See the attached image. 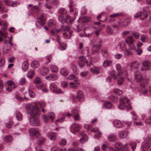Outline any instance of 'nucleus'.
Instances as JSON below:
<instances>
[{
    "label": "nucleus",
    "instance_id": "obj_1",
    "mask_svg": "<svg viewBox=\"0 0 151 151\" xmlns=\"http://www.w3.org/2000/svg\"><path fill=\"white\" fill-rule=\"evenodd\" d=\"M27 112L30 114L31 117L29 120L30 124L33 126L39 125L40 122L38 118L36 116L39 114L40 110L36 105H33L31 104H28L25 106Z\"/></svg>",
    "mask_w": 151,
    "mask_h": 151
},
{
    "label": "nucleus",
    "instance_id": "obj_2",
    "mask_svg": "<svg viewBox=\"0 0 151 151\" xmlns=\"http://www.w3.org/2000/svg\"><path fill=\"white\" fill-rule=\"evenodd\" d=\"M62 31L64 32L63 35L65 36L66 39L69 38L71 36L72 31L68 26H64V25H62L60 29H54L52 30L51 32L52 34L54 35L56 33H58Z\"/></svg>",
    "mask_w": 151,
    "mask_h": 151
},
{
    "label": "nucleus",
    "instance_id": "obj_3",
    "mask_svg": "<svg viewBox=\"0 0 151 151\" xmlns=\"http://www.w3.org/2000/svg\"><path fill=\"white\" fill-rule=\"evenodd\" d=\"M120 104L118 106L119 109L122 110L126 108L129 110L132 108L129 100L126 97H121L119 99Z\"/></svg>",
    "mask_w": 151,
    "mask_h": 151
},
{
    "label": "nucleus",
    "instance_id": "obj_4",
    "mask_svg": "<svg viewBox=\"0 0 151 151\" xmlns=\"http://www.w3.org/2000/svg\"><path fill=\"white\" fill-rule=\"evenodd\" d=\"M141 148L144 151H147L150 149L149 151H151V137L148 136L145 138L144 143L142 144Z\"/></svg>",
    "mask_w": 151,
    "mask_h": 151
},
{
    "label": "nucleus",
    "instance_id": "obj_5",
    "mask_svg": "<svg viewBox=\"0 0 151 151\" xmlns=\"http://www.w3.org/2000/svg\"><path fill=\"white\" fill-rule=\"evenodd\" d=\"M45 22V18L44 14H42L40 17L37 20L36 22V26L39 28H41L44 24Z\"/></svg>",
    "mask_w": 151,
    "mask_h": 151
},
{
    "label": "nucleus",
    "instance_id": "obj_6",
    "mask_svg": "<svg viewBox=\"0 0 151 151\" xmlns=\"http://www.w3.org/2000/svg\"><path fill=\"white\" fill-rule=\"evenodd\" d=\"M71 111L73 114V117L76 121H78L81 119L79 111L77 109L74 108L71 110Z\"/></svg>",
    "mask_w": 151,
    "mask_h": 151
},
{
    "label": "nucleus",
    "instance_id": "obj_7",
    "mask_svg": "<svg viewBox=\"0 0 151 151\" xmlns=\"http://www.w3.org/2000/svg\"><path fill=\"white\" fill-rule=\"evenodd\" d=\"M81 128V127L78 124L75 123L72 124L71 126V131L74 134L76 132L79 131Z\"/></svg>",
    "mask_w": 151,
    "mask_h": 151
},
{
    "label": "nucleus",
    "instance_id": "obj_8",
    "mask_svg": "<svg viewBox=\"0 0 151 151\" xmlns=\"http://www.w3.org/2000/svg\"><path fill=\"white\" fill-rule=\"evenodd\" d=\"M86 63H87L88 66L89 65L88 64V61H87L86 58L83 56L79 58L78 61V64L80 67L81 68L83 67Z\"/></svg>",
    "mask_w": 151,
    "mask_h": 151
},
{
    "label": "nucleus",
    "instance_id": "obj_9",
    "mask_svg": "<svg viewBox=\"0 0 151 151\" xmlns=\"http://www.w3.org/2000/svg\"><path fill=\"white\" fill-rule=\"evenodd\" d=\"M146 11L144 10V12L143 13H142L141 12H138L135 14L134 16L135 18H137L140 17L141 19L143 20L147 17V14Z\"/></svg>",
    "mask_w": 151,
    "mask_h": 151
},
{
    "label": "nucleus",
    "instance_id": "obj_10",
    "mask_svg": "<svg viewBox=\"0 0 151 151\" xmlns=\"http://www.w3.org/2000/svg\"><path fill=\"white\" fill-rule=\"evenodd\" d=\"M29 132L30 135L33 137H37L40 134L39 131L34 128L29 129Z\"/></svg>",
    "mask_w": 151,
    "mask_h": 151
},
{
    "label": "nucleus",
    "instance_id": "obj_11",
    "mask_svg": "<svg viewBox=\"0 0 151 151\" xmlns=\"http://www.w3.org/2000/svg\"><path fill=\"white\" fill-rule=\"evenodd\" d=\"M113 124L114 126L117 128H122L124 125V124L122 122L118 120H114L113 122Z\"/></svg>",
    "mask_w": 151,
    "mask_h": 151
},
{
    "label": "nucleus",
    "instance_id": "obj_12",
    "mask_svg": "<svg viewBox=\"0 0 151 151\" xmlns=\"http://www.w3.org/2000/svg\"><path fill=\"white\" fill-rule=\"evenodd\" d=\"M34 83L36 84L38 88L43 87L44 86L41 79L39 77H37L35 78L34 81Z\"/></svg>",
    "mask_w": 151,
    "mask_h": 151
},
{
    "label": "nucleus",
    "instance_id": "obj_13",
    "mask_svg": "<svg viewBox=\"0 0 151 151\" xmlns=\"http://www.w3.org/2000/svg\"><path fill=\"white\" fill-rule=\"evenodd\" d=\"M134 78L136 81L137 82L141 81L143 79L139 72H135Z\"/></svg>",
    "mask_w": 151,
    "mask_h": 151
},
{
    "label": "nucleus",
    "instance_id": "obj_14",
    "mask_svg": "<svg viewBox=\"0 0 151 151\" xmlns=\"http://www.w3.org/2000/svg\"><path fill=\"white\" fill-rule=\"evenodd\" d=\"M4 2L6 5L11 6L13 7H15L19 4L18 2H13L10 0H4Z\"/></svg>",
    "mask_w": 151,
    "mask_h": 151
},
{
    "label": "nucleus",
    "instance_id": "obj_15",
    "mask_svg": "<svg viewBox=\"0 0 151 151\" xmlns=\"http://www.w3.org/2000/svg\"><path fill=\"white\" fill-rule=\"evenodd\" d=\"M98 42L99 44L95 45L93 46L92 51L93 52H96L100 50L101 47L100 44L101 42V41L99 40Z\"/></svg>",
    "mask_w": 151,
    "mask_h": 151
},
{
    "label": "nucleus",
    "instance_id": "obj_16",
    "mask_svg": "<svg viewBox=\"0 0 151 151\" xmlns=\"http://www.w3.org/2000/svg\"><path fill=\"white\" fill-rule=\"evenodd\" d=\"M91 19L89 17H81L79 19L78 22L80 23H85L90 21Z\"/></svg>",
    "mask_w": 151,
    "mask_h": 151
},
{
    "label": "nucleus",
    "instance_id": "obj_17",
    "mask_svg": "<svg viewBox=\"0 0 151 151\" xmlns=\"http://www.w3.org/2000/svg\"><path fill=\"white\" fill-rule=\"evenodd\" d=\"M45 78L46 79L48 80L55 81L57 80L58 77L57 76L54 74H50L49 76L45 77Z\"/></svg>",
    "mask_w": 151,
    "mask_h": 151
},
{
    "label": "nucleus",
    "instance_id": "obj_18",
    "mask_svg": "<svg viewBox=\"0 0 151 151\" xmlns=\"http://www.w3.org/2000/svg\"><path fill=\"white\" fill-rule=\"evenodd\" d=\"M126 43L127 44H133L135 41L133 36H129L127 37L125 40Z\"/></svg>",
    "mask_w": 151,
    "mask_h": 151
},
{
    "label": "nucleus",
    "instance_id": "obj_19",
    "mask_svg": "<svg viewBox=\"0 0 151 151\" xmlns=\"http://www.w3.org/2000/svg\"><path fill=\"white\" fill-rule=\"evenodd\" d=\"M129 22L128 19L122 20L119 22V24L120 27H125L128 24Z\"/></svg>",
    "mask_w": 151,
    "mask_h": 151
},
{
    "label": "nucleus",
    "instance_id": "obj_20",
    "mask_svg": "<svg viewBox=\"0 0 151 151\" xmlns=\"http://www.w3.org/2000/svg\"><path fill=\"white\" fill-rule=\"evenodd\" d=\"M76 98L78 101H82L84 99V96L83 93L81 91H79L77 93Z\"/></svg>",
    "mask_w": 151,
    "mask_h": 151
},
{
    "label": "nucleus",
    "instance_id": "obj_21",
    "mask_svg": "<svg viewBox=\"0 0 151 151\" xmlns=\"http://www.w3.org/2000/svg\"><path fill=\"white\" fill-rule=\"evenodd\" d=\"M48 137L51 140H54L56 139V134L53 132H49Z\"/></svg>",
    "mask_w": 151,
    "mask_h": 151
},
{
    "label": "nucleus",
    "instance_id": "obj_22",
    "mask_svg": "<svg viewBox=\"0 0 151 151\" xmlns=\"http://www.w3.org/2000/svg\"><path fill=\"white\" fill-rule=\"evenodd\" d=\"M128 135V132L126 131H122L119 134V136L121 139H124L127 137Z\"/></svg>",
    "mask_w": 151,
    "mask_h": 151
},
{
    "label": "nucleus",
    "instance_id": "obj_23",
    "mask_svg": "<svg viewBox=\"0 0 151 151\" xmlns=\"http://www.w3.org/2000/svg\"><path fill=\"white\" fill-rule=\"evenodd\" d=\"M112 64L111 60H106L103 63V66L104 67H107L111 66Z\"/></svg>",
    "mask_w": 151,
    "mask_h": 151
},
{
    "label": "nucleus",
    "instance_id": "obj_24",
    "mask_svg": "<svg viewBox=\"0 0 151 151\" xmlns=\"http://www.w3.org/2000/svg\"><path fill=\"white\" fill-rule=\"evenodd\" d=\"M140 83V86L141 88H144L147 84V79H143Z\"/></svg>",
    "mask_w": 151,
    "mask_h": 151
},
{
    "label": "nucleus",
    "instance_id": "obj_25",
    "mask_svg": "<svg viewBox=\"0 0 151 151\" xmlns=\"http://www.w3.org/2000/svg\"><path fill=\"white\" fill-rule=\"evenodd\" d=\"M92 132L96 133V134L94 135V136L97 138H99L101 137V133L99 131L97 128L95 127L92 129Z\"/></svg>",
    "mask_w": 151,
    "mask_h": 151
},
{
    "label": "nucleus",
    "instance_id": "obj_26",
    "mask_svg": "<svg viewBox=\"0 0 151 151\" xmlns=\"http://www.w3.org/2000/svg\"><path fill=\"white\" fill-rule=\"evenodd\" d=\"M120 14L119 13L113 14L110 15V19L109 21L110 22H112L115 20V18H117L119 16Z\"/></svg>",
    "mask_w": 151,
    "mask_h": 151
},
{
    "label": "nucleus",
    "instance_id": "obj_27",
    "mask_svg": "<svg viewBox=\"0 0 151 151\" xmlns=\"http://www.w3.org/2000/svg\"><path fill=\"white\" fill-rule=\"evenodd\" d=\"M102 18H103L104 19V20H101V21L104 22L106 21V20L107 18L106 17L105 12H102L97 17V18L98 20H100V19Z\"/></svg>",
    "mask_w": 151,
    "mask_h": 151
},
{
    "label": "nucleus",
    "instance_id": "obj_28",
    "mask_svg": "<svg viewBox=\"0 0 151 151\" xmlns=\"http://www.w3.org/2000/svg\"><path fill=\"white\" fill-rule=\"evenodd\" d=\"M49 72V70L48 68L45 67H43L41 70V74L42 75H47Z\"/></svg>",
    "mask_w": 151,
    "mask_h": 151
},
{
    "label": "nucleus",
    "instance_id": "obj_29",
    "mask_svg": "<svg viewBox=\"0 0 151 151\" xmlns=\"http://www.w3.org/2000/svg\"><path fill=\"white\" fill-rule=\"evenodd\" d=\"M88 140V137L86 135H84L82 136L80 139L81 143L83 144L86 142Z\"/></svg>",
    "mask_w": 151,
    "mask_h": 151
},
{
    "label": "nucleus",
    "instance_id": "obj_30",
    "mask_svg": "<svg viewBox=\"0 0 151 151\" xmlns=\"http://www.w3.org/2000/svg\"><path fill=\"white\" fill-rule=\"evenodd\" d=\"M130 66L131 68L133 70L134 69L137 68L139 66V65L136 61L130 63Z\"/></svg>",
    "mask_w": 151,
    "mask_h": 151
},
{
    "label": "nucleus",
    "instance_id": "obj_31",
    "mask_svg": "<svg viewBox=\"0 0 151 151\" xmlns=\"http://www.w3.org/2000/svg\"><path fill=\"white\" fill-rule=\"evenodd\" d=\"M91 71L93 73L97 74L99 73L100 68L98 67H94L90 69Z\"/></svg>",
    "mask_w": 151,
    "mask_h": 151
},
{
    "label": "nucleus",
    "instance_id": "obj_32",
    "mask_svg": "<svg viewBox=\"0 0 151 151\" xmlns=\"http://www.w3.org/2000/svg\"><path fill=\"white\" fill-rule=\"evenodd\" d=\"M142 65L144 67L146 68V69L148 70L150 69L149 67L151 64L150 62L147 61H144L142 63Z\"/></svg>",
    "mask_w": 151,
    "mask_h": 151
},
{
    "label": "nucleus",
    "instance_id": "obj_33",
    "mask_svg": "<svg viewBox=\"0 0 151 151\" xmlns=\"http://www.w3.org/2000/svg\"><path fill=\"white\" fill-rule=\"evenodd\" d=\"M51 71L52 72H56L58 71V68L57 66L55 65H52L50 67Z\"/></svg>",
    "mask_w": 151,
    "mask_h": 151
},
{
    "label": "nucleus",
    "instance_id": "obj_34",
    "mask_svg": "<svg viewBox=\"0 0 151 151\" xmlns=\"http://www.w3.org/2000/svg\"><path fill=\"white\" fill-rule=\"evenodd\" d=\"M133 52L132 51L128 49H126L124 51V54L125 56H129L133 54Z\"/></svg>",
    "mask_w": 151,
    "mask_h": 151
},
{
    "label": "nucleus",
    "instance_id": "obj_35",
    "mask_svg": "<svg viewBox=\"0 0 151 151\" xmlns=\"http://www.w3.org/2000/svg\"><path fill=\"white\" fill-rule=\"evenodd\" d=\"M75 18H73L71 17L69 15H67L65 19V21L67 23L68 22H69L71 23H72L75 19Z\"/></svg>",
    "mask_w": 151,
    "mask_h": 151
},
{
    "label": "nucleus",
    "instance_id": "obj_36",
    "mask_svg": "<svg viewBox=\"0 0 151 151\" xmlns=\"http://www.w3.org/2000/svg\"><path fill=\"white\" fill-rule=\"evenodd\" d=\"M31 66L33 68H37L39 66V63L37 61H34L31 63Z\"/></svg>",
    "mask_w": 151,
    "mask_h": 151
},
{
    "label": "nucleus",
    "instance_id": "obj_37",
    "mask_svg": "<svg viewBox=\"0 0 151 151\" xmlns=\"http://www.w3.org/2000/svg\"><path fill=\"white\" fill-rule=\"evenodd\" d=\"M106 30V32L108 35H112L114 33L113 30L109 26H107Z\"/></svg>",
    "mask_w": 151,
    "mask_h": 151
},
{
    "label": "nucleus",
    "instance_id": "obj_38",
    "mask_svg": "<svg viewBox=\"0 0 151 151\" xmlns=\"http://www.w3.org/2000/svg\"><path fill=\"white\" fill-rule=\"evenodd\" d=\"M108 139L110 141L113 142L116 140V137L115 135L111 134L109 136Z\"/></svg>",
    "mask_w": 151,
    "mask_h": 151
},
{
    "label": "nucleus",
    "instance_id": "obj_39",
    "mask_svg": "<svg viewBox=\"0 0 151 151\" xmlns=\"http://www.w3.org/2000/svg\"><path fill=\"white\" fill-rule=\"evenodd\" d=\"M28 64L27 62L23 63L22 65V68L24 71H25L28 68Z\"/></svg>",
    "mask_w": 151,
    "mask_h": 151
},
{
    "label": "nucleus",
    "instance_id": "obj_40",
    "mask_svg": "<svg viewBox=\"0 0 151 151\" xmlns=\"http://www.w3.org/2000/svg\"><path fill=\"white\" fill-rule=\"evenodd\" d=\"M109 99L111 101L114 103H116L118 101L117 98L113 94L109 96Z\"/></svg>",
    "mask_w": 151,
    "mask_h": 151
},
{
    "label": "nucleus",
    "instance_id": "obj_41",
    "mask_svg": "<svg viewBox=\"0 0 151 151\" xmlns=\"http://www.w3.org/2000/svg\"><path fill=\"white\" fill-rule=\"evenodd\" d=\"M119 45L120 48L122 50H123L125 48H126V45L124 41H121L120 42Z\"/></svg>",
    "mask_w": 151,
    "mask_h": 151
},
{
    "label": "nucleus",
    "instance_id": "obj_42",
    "mask_svg": "<svg viewBox=\"0 0 151 151\" xmlns=\"http://www.w3.org/2000/svg\"><path fill=\"white\" fill-rule=\"evenodd\" d=\"M7 32L4 31V32H2V31L0 30V35L4 37V39L8 37Z\"/></svg>",
    "mask_w": 151,
    "mask_h": 151
},
{
    "label": "nucleus",
    "instance_id": "obj_43",
    "mask_svg": "<svg viewBox=\"0 0 151 151\" xmlns=\"http://www.w3.org/2000/svg\"><path fill=\"white\" fill-rule=\"evenodd\" d=\"M105 107L107 109H111L112 106V104L109 101H106L104 104Z\"/></svg>",
    "mask_w": 151,
    "mask_h": 151
},
{
    "label": "nucleus",
    "instance_id": "obj_44",
    "mask_svg": "<svg viewBox=\"0 0 151 151\" xmlns=\"http://www.w3.org/2000/svg\"><path fill=\"white\" fill-rule=\"evenodd\" d=\"M68 79L70 80L74 79V81L76 82L78 81V78L76 77L73 75L72 74L68 76Z\"/></svg>",
    "mask_w": 151,
    "mask_h": 151
},
{
    "label": "nucleus",
    "instance_id": "obj_45",
    "mask_svg": "<svg viewBox=\"0 0 151 151\" xmlns=\"http://www.w3.org/2000/svg\"><path fill=\"white\" fill-rule=\"evenodd\" d=\"M141 40L143 42H146L148 40V37L145 35H142L141 36Z\"/></svg>",
    "mask_w": 151,
    "mask_h": 151
},
{
    "label": "nucleus",
    "instance_id": "obj_46",
    "mask_svg": "<svg viewBox=\"0 0 151 151\" xmlns=\"http://www.w3.org/2000/svg\"><path fill=\"white\" fill-rule=\"evenodd\" d=\"M111 77L113 78L114 79H116L117 78L116 72L115 71L112 70L110 73Z\"/></svg>",
    "mask_w": 151,
    "mask_h": 151
},
{
    "label": "nucleus",
    "instance_id": "obj_47",
    "mask_svg": "<svg viewBox=\"0 0 151 151\" xmlns=\"http://www.w3.org/2000/svg\"><path fill=\"white\" fill-rule=\"evenodd\" d=\"M122 144L120 142H117L115 144L114 147L118 150H121Z\"/></svg>",
    "mask_w": 151,
    "mask_h": 151
},
{
    "label": "nucleus",
    "instance_id": "obj_48",
    "mask_svg": "<svg viewBox=\"0 0 151 151\" xmlns=\"http://www.w3.org/2000/svg\"><path fill=\"white\" fill-rule=\"evenodd\" d=\"M70 86L71 88L74 89H77L78 88V86L76 84L73 82H70Z\"/></svg>",
    "mask_w": 151,
    "mask_h": 151
},
{
    "label": "nucleus",
    "instance_id": "obj_49",
    "mask_svg": "<svg viewBox=\"0 0 151 151\" xmlns=\"http://www.w3.org/2000/svg\"><path fill=\"white\" fill-rule=\"evenodd\" d=\"M48 25L49 27H53L55 25V22L54 20H50L48 22Z\"/></svg>",
    "mask_w": 151,
    "mask_h": 151
},
{
    "label": "nucleus",
    "instance_id": "obj_50",
    "mask_svg": "<svg viewBox=\"0 0 151 151\" xmlns=\"http://www.w3.org/2000/svg\"><path fill=\"white\" fill-rule=\"evenodd\" d=\"M48 117L51 119L52 121L55 118V115L54 113L51 112H50L48 113L47 114Z\"/></svg>",
    "mask_w": 151,
    "mask_h": 151
},
{
    "label": "nucleus",
    "instance_id": "obj_51",
    "mask_svg": "<svg viewBox=\"0 0 151 151\" xmlns=\"http://www.w3.org/2000/svg\"><path fill=\"white\" fill-rule=\"evenodd\" d=\"M57 88L56 85L54 83H51L50 86V89L53 92H54Z\"/></svg>",
    "mask_w": 151,
    "mask_h": 151
},
{
    "label": "nucleus",
    "instance_id": "obj_52",
    "mask_svg": "<svg viewBox=\"0 0 151 151\" xmlns=\"http://www.w3.org/2000/svg\"><path fill=\"white\" fill-rule=\"evenodd\" d=\"M44 141V138L43 137H41L37 141V144L40 145L42 144Z\"/></svg>",
    "mask_w": 151,
    "mask_h": 151
},
{
    "label": "nucleus",
    "instance_id": "obj_53",
    "mask_svg": "<svg viewBox=\"0 0 151 151\" xmlns=\"http://www.w3.org/2000/svg\"><path fill=\"white\" fill-rule=\"evenodd\" d=\"M59 49L62 50H65L67 48V45L65 43H61L59 47Z\"/></svg>",
    "mask_w": 151,
    "mask_h": 151
},
{
    "label": "nucleus",
    "instance_id": "obj_54",
    "mask_svg": "<svg viewBox=\"0 0 151 151\" xmlns=\"http://www.w3.org/2000/svg\"><path fill=\"white\" fill-rule=\"evenodd\" d=\"M129 145L131 146L133 151H134L137 146V143L134 142H131L129 143Z\"/></svg>",
    "mask_w": 151,
    "mask_h": 151
},
{
    "label": "nucleus",
    "instance_id": "obj_55",
    "mask_svg": "<svg viewBox=\"0 0 151 151\" xmlns=\"http://www.w3.org/2000/svg\"><path fill=\"white\" fill-rule=\"evenodd\" d=\"M121 150L124 151L128 150H129L128 145L127 143L125 144L124 145H122Z\"/></svg>",
    "mask_w": 151,
    "mask_h": 151
},
{
    "label": "nucleus",
    "instance_id": "obj_56",
    "mask_svg": "<svg viewBox=\"0 0 151 151\" xmlns=\"http://www.w3.org/2000/svg\"><path fill=\"white\" fill-rule=\"evenodd\" d=\"M60 74L63 76H66L68 74V72L66 70L65 68L61 69L60 71Z\"/></svg>",
    "mask_w": 151,
    "mask_h": 151
},
{
    "label": "nucleus",
    "instance_id": "obj_57",
    "mask_svg": "<svg viewBox=\"0 0 151 151\" xmlns=\"http://www.w3.org/2000/svg\"><path fill=\"white\" fill-rule=\"evenodd\" d=\"M13 137L12 136H8L4 138V141L6 142H11L12 140Z\"/></svg>",
    "mask_w": 151,
    "mask_h": 151
},
{
    "label": "nucleus",
    "instance_id": "obj_58",
    "mask_svg": "<svg viewBox=\"0 0 151 151\" xmlns=\"http://www.w3.org/2000/svg\"><path fill=\"white\" fill-rule=\"evenodd\" d=\"M16 118L19 121H21L22 119V114L20 112H18L16 114Z\"/></svg>",
    "mask_w": 151,
    "mask_h": 151
},
{
    "label": "nucleus",
    "instance_id": "obj_59",
    "mask_svg": "<svg viewBox=\"0 0 151 151\" xmlns=\"http://www.w3.org/2000/svg\"><path fill=\"white\" fill-rule=\"evenodd\" d=\"M10 50V47L8 46H6L4 47L3 48V51L4 53H6L9 52Z\"/></svg>",
    "mask_w": 151,
    "mask_h": 151
},
{
    "label": "nucleus",
    "instance_id": "obj_60",
    "mask_svg": "<svg viewBox=\"0 0 151 151\" xmlns=\"http://www.w3.org/2000/svg\"><path fill=\"white\" fill-rule=\"evenodd\" d=\"M113 92L115 93L118 95H121L122 93V91L118 88L114 89Z\"/></svg>",
    "mask_w": 151,
    "mask_h": 151
},
{
    "label": "nucleus",
    "instance_id": "obj_61",
    "mask_svg": "<svg viewBox=\"0 0 151 151\" xmlns=\"http://www.w3.org/2000/svg\"><path fill=\"white\" fill-rule=\"evenodd\" d=\"M63 149H60L56 146H54L51 149V151H63Z\"/></svg>",
    "mask_w": 151,
    "mask_h": 151
},
{
    "label": "nucleus",
    "instance_id": "obj_62",
    "mask_svg": "<svg viewBox=\"0 0 151 151\" xmlns=\"http://www.w3.org/2000/svg\"><path fill=\"white\" fill-rule=\"evenodd\" d=\"M29 95L30 97L32 98H34L36 96V94L35 92L29 90Z\"/></svg>",
    "mask_w": 151,
    "mask_h": 151
},
{
    "label": "nucleus",
    "instance_id": "obj_63",
    "mask_svg": "<svg viewBox=\"0 0 151 151\" xmlns=\"http://www.w3.org/2000/svg\"><path fill=\"white\" fill-rule=\"evenodd\" d=\"M124 81V78L122 77H121L118 79L117 84L121 86L123 83Z\"/></svg>",
    "mask_w": 151,
    "mask_h": 151
},
{
    "label": "nucleus",
    "instance_id": "obj_64",
    "mask_svg": "<svg viewBox=\"0 0 151 151\" xmlns=\"http://www.w3.org/2000/svg\"><path fill=\"white\" fill-rule=\"evenodd\" d=\"M58 19L62 23H63L65 22V20L63 16L62 15H60L58 17Z\"/></svg>",
    "mask_w": 151,
    "mask_h": 151
}]
</instances>
